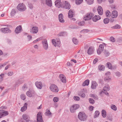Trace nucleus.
I'll list each match as a JSON object with an SVG mask.
<instances>
[{
  "mask_svg": "<svg viewBox=\"0 0 122 122\" xmlns=\"http://www.w3.org/2000/svg\"><path fill=\"white\" fill-rule=\"evenodd\" d=\"M89 102L91 104H94L95 103V101L93 100L92 98H89Z\"/></svg>",
  "mask_w": 122,
  "mask_h": 122,
  "instance_id": "43",
  "label": "nucleus"
},
{
  "mask_svg": "<svg viewBox=\"0 0 122 122\" xmlns=\"http://www.w3.org/2000/svg\"><path fill=\"white\" fill-rule=\"evenodd\" d=\"M22 89L23 90H24V89H27V84L26 83H25L24 84V86H22Z\"/></svg>",
  "mask_w": 122,
  "mask_h": 122,
  "instance_id": "54",
  "label": "nucleus"
},
{
  "mask_svg": "<svg viewBox=\"0 0 122 122\" xmlns=\"http://www.w3.org/2000/svg\"><path fill=\"white\" fill-rule=\"evenodd\" d=\"M104 90L100 92V94H102L103 93H105L106 95H109V93L108 92H107V90Z\"/></svg>",
  "mask_w": 122,
  "mask_h": 122,
  "instance_id": "45",
  "label": "nucleus"
},
{
  "mask_svg": "<svg viewBox=\"0 0 122 122\" xmlns=\"http://www.w3.org/2000/svg\"><path fill=\"white\" fill-rule=\"evenodd\" d=\"M55 5L57 6V5H60L61 6V0H56L55 2Z\"/></svg>",
  "mask_w": 122,
  "mask_h": 122,
  "instance_id": "33",
  "label": "nucleus"
},
{
  "mask_svg": "<svg viewBox=\"0 0 122 122\" xmlns=\"http://www.w3.org/2000/svg\"><path fill=\"white\" fill-rule=\"evenodd\" d=\"M94 15V14L93 13L89 12L86 14V16L84 17L83 19L85 20H90L92 18Z\"/></svg>",
  "mask_w": 122,
  "mask_h": 122,
  "instance_id": "4",
  "label": "nucleus"
},
{
  "mask_svg": "<svg viewBox=\"0 0 122 122\" xmlns=\"http://www.w3.org/2000/svg\"><path fill=\"white\" fill-rule=\"evenodd\" d=\"M74 14V12L73 10L71 9L69 10V12L68 13V17L69 18H71L73 16V15Z\"/></svg>",
  "mask_w": 122,
  "mask_h": 122,
  "instance_id": "18",
  "label": "nucleus"
},
{
  "mask_svg": "<svg viewBox=\"0 0 122 122\" xmlns=\"http://www.w3.org/2000/svg\"><path fill=\"white\" fill-rule=\"evenodd\" d=\"M85 23V21H82L79 22L78 23V25L80 26L82 25Z\"/></svg>",
  "mask_w": 122,
  "mask_h": 122,
  "instance_id": "52",
  "label": "nucleus"
},
{
  "mask_svg": "<svg viewBox=\"0 0 122 122\" xmlns=\"http://www.w3.org/2000/svg\"><path fill=\"white\" fill-rule=\"evenodd\" d=\"M118 15V12L116 10L113 11L112 14V18H116Z\"/></svg>",
  "mask_w": 122,
  "mask_h": 122,
  "instance_id": "21",
  "label": "nucleus"
},
{
  "mask_svg": "<svg viewBox=\"0 0 122 122\" xmlns=\"http://www.w3.org/2000/svg\"><path fill=\"white\" fill-rule=\"evenodd\" d=\"M17 9L19 11H25L26 8L25 6L23 3H20L17 7Z\"/></svg>",
  "mask_w": 122,
  "mask_h": 122,
  "instance_id": "2",
  "label": "nucleus"
},
{
  "mask_svg": "<svg viewBox=\"0 0 122 122\" xmlns=\"http://www.w3.org/2000/svg\"><path fill=\"white\" fill-rule=\"evenodd\" d=\"M38 27L36 26L33 27L30 30V32L33 34L36 33L38 32Z\"/></svg>",
  "mask_w": 122,
  "mask_h": 122,
  "instance_id": "11",
  "label": "nucleus"
},
{
  "mask_svg": "<svg viewBox=\"0 0 122 122\" xmlns=\"http://www.w3.org/2000/svg\"><path fill=\"white\" fill-rule=\"evenodd\" d=\"M36 86V87L40 89H41L42 88V83L41 82H39L36 81L35 83Z\"/></svg>",
  "mask_w": 122,
  "mask_h": 122,
  "instance_id": "16",
  "label": "nucleus"
},
{
  "mask_svg": "<svg viewBox=\"0 0 122 122\" xmlns=\"http://www.w3.org/2000/svg\"><path fill=\"white\" fill-rule=\"evenodd\" d=\"M101 19L100 16L98 15H95L92 18V20L94 22H96Z\"/></svg>",
  "mask_w": 122,
  "mask_h": 122,
  "instance_id": "20",
  "label": "nucleus"
},
{
  "mask_svg": "<svg viewBox=\"0 0 122 122\" xmlns=\"http://www.w3.org/2000/svg\"><path fill=\"white\" fill-rule=\"evenodd\" d=\"M97 10L98 11V13L99 15H102L103 14V9L101 6H99L98 8L97 9Z\"/></svg>",
  "mask_w": 122,
  "mask_h": 122,
  "instance_id": "19",
  "label": "nucleus"
},
{
  "mask_svg": "<svg viewBox=\"0 0 122 122\" xmlns=\"http://www.w3.org/2000/svg\"><path fill=\"white\" fill-rule=\"evenodd\" d=\"M98 61V59L97 58L95 59L93 61L94 64H95Z\"/></svg>",
  "mask_w": 122,
  "mask_h": 122,
  "instance_id": "62",
  "label": "nucleus"
},
{
  "mask_svg": "<svg viewBox=\"0 0 122 122\" xmlns=\"http://www.w3.org/2000/svg\"><path fill=\"white\" fill-rule=\"evenodd\" d=\"M110 89V88L108 86H104L103 88V90H106L109 91Z\"/></svg>",
  "mask_w": 122,
  "mask_h": 122,
  "instance_id": "49",
  "label": "nucleus"
},
{
  "mask_svg": "<svg viewBox=\"0 0 122 122\" xmlns=\"http://www.w3.org/2000/svg\"><path fill=\"white\" fill-rule=\"evenodd\" d=\"M111 108L112 109L115 111H116L117 109L115 105L113 104H112L111 105Z\"/></svg>",
  "mask_w": 122,
  "mask_h": 122,
  "instance_id": "44",
  "label": "nucleus"
},
{
  "mask_svg": "<svg viewBox=\"0 0 122 122\" xmlns=\"http://www.w3.org/2000/svg\"><path fill=\"white\" fill-rule=\"evenodd\" d=\"M97 86V83L95 82H93L92 83L91 86V88L93 89L96 88Z\"/></svg>",
  "mask_w": 122,
  "mask_h": 122,
  "instance_id": "23",
  "label": "nucleus"
},
{
  "mask_svg": "<svg viewBox=\"0 0 122 122\" xmlns=\"http://www.w3.org/2000/svg\"><path fill=\"white\" fill-rule=\"evenodd\" d=\"M106 64L107 67H108L109 69H112V65L111 63L108 62Z\"/></svg>",
  "mask_w": 122,
  "mask_h": 122,
  "instance_id": "36",
  "label": "nucleus"
},
{
  "mask_svg": "<svg viewBox=\"0 0 122 122\" xmlns=\"http://www.w3.org/2000/svg\"><path fill=\"white\" fill-rule=\"evenodd\" d=\"M90 96V97H93V98L95 100H97L98 99V97L97 96L94 94H91Z\"/></svg>",
  "mask_w": 122,
  "mask_h": 122,
  "instance_id": "32",
  "label": "nucleus"
},
{
  "mask_svg": "<svg viewBox=\"0 0 122 122\" xmlns=\"http://www.w3.org/2000/svg\"><path fill=\"white\" fill-rule=\"evenodd\" d=\"M59 77L61 79V80L63 83L66 82V80L65 76L62 74H60L59 76Z\"/></svg>",
  "mask_w": 122,
  "mask_h": 122,
  "instance_id": "13",
  "label": "nucleus"
},
{
  "mask_svg": "<svg viewBox=\"0 0 122 122\" xmlns=\"http://www.w3.org/2000/svg\"><path fill=\"white\" fill-rule=\"evenodd\" d=\"M1 31L3 33H10L11 31L8 27L5 28H2L1 29Z\"/></svg>",
  "mask_w": 122,
  "mask_h": 122,
  "instance_id": "10",
  "label": "nucleus"
},
{
  "mask_svg": "<svg viewBox=\"0 0 122 122\" xmlns=\"http://www.w3.org/2000/svg\"><path fill=\"white\" fill-rule=\"evenodd\" d=\"M94 0H86V1L87 4L90 5L93 3Z\"/></svg>",
  "mask_w": 122,
  "mask_h": 122,
  "instance_id": "31",
  "label": "nucleus"
},
{
  "mask_svg": "<svg viewBox=\"0 0 122 122\" xmlns=\"http://www.w3.org/2000/svg\"><path fill=\"white\" fill-rule=\"evenodd\" d=\"M102 51H101V50H100V49H98L97 51V53L98 54H101V52H102Z\"/></svg>",
  "mask_w": 122,
  "mask_h": 122,
  "instance_id": "63",
  "label": "nucleus"
},
{
  "mask_svg": "<svg viewBox=\"0 0 122 122\" xmlns=\"http://www.w3.org/2000/svg\"><path fill=\"white\" fill-rule=\"evenodd\" d=\"M28 38L29 41H30L31 39L32 36L30 35H28L27 36Z\"/></svg>",
  "mask_w": 122,
  "mask_h": 122,
  "instance_id": "64",
  "label": "nucleus"
},
{
  "mask_svg": "<svg viewBox=\"0 0 122 122\" xmlns=\"http://www.w3.org/2000/svg\"><path fill=\"white\" fill-rule=\"evenodd\" d=\"M102 116L104 118H105L106 116V111L104 110H102Z\"/></svg>",
  "mask_w": 122,
  "mask_h": 122,
  "instance_id": "30",
  "label": "nucleus"
},
{
  "mask_svg": "<svg viewBox=\"0 0 122 122\" xmlns=\"http://www.w3.org/2000/svg\"><path fill=\"white\" fill-rule=\"evenodd\" d=\"M109 22V19L108 18H105L103 20V22L105 24H107Z\"/></svg>",
  "mask_w": 122,
  "mask_h": 122,
  "instance_id": "42",
  "label": "nucleus"
},
{
  "mask_svg": "<svg viewBox=\"0 0 122 122\" xmlns=\"http://www.w3.org/2000/svg\"><path fill=\"white\" fill-rule=\"evenodd\" d=\"M28 7L30 9H32L33 8V5L31 3H29L28 4Z\"/></svg>",
  "mask_w": 122,
  "mask_h": 122,
  "instance_id": "56",
  "label": "nucleus"
},
{
  "mask_svg": "<svg viewBox=\"0 0 122 122\" xmlns=\"http://www.w3.org/2000/svg\"><path fill=\"white\" fill-rule=\"evenodd\" d=\"M111 13L109 10H107L106 12V17H109L111 15Z\"/></svg>",
  "mask_w": 122,
  "mask_h": 122,
  "instance_id": "34",
  "label": "nucleus"
},
{
  "mask_svg": "<svg viewBox=\"0 0 122 122\" xmlns=\"http://www.w3.org/2000/svg\"><path fill=\"white\" fill-rule=\"evenodd\" d=\"M8 112L3 110H0V118L8 115Z\"/></svg>",
  "mask_w": 122,
  "mask_h": 122,
  "instance_id": "7",
  "label": "nucleus"
},
{
  "mask_svg": "<svg viewBox=\"0 0 122 122\" xmlns=\"http://www.w3.org/2000/svg\"><path fill=\"white\" fill-rule=\"evenodd\" d=\"M52 113L50 112L49 110L48 109H47L46 110V112L45 113V115L46 116H49L51 115Z\"/></svg>",
  "mask_w": 122,
  "mask_h": 122,
  "instance_id": "29",
  "label": "nucleus"
},
{
  "mask_svg": "<svg viewBox=\"0 0 122 122\" xmlns=\"http://www.w3.org/2000/svg\"><path fill=\"white\" fill-rule=\"evenodd\" d=\"M83 0H76V5H80L82 3Z\"/></svg>",
  "mask_w": 122,
  "mask_h": 122,
  "instance_id": "46",
  "label": "nucleus"
},
{
  "mask_svg": "<svg viewBox=\"0 0 122 122\" xmlns=\"http://www.w3.org/2000/svg\"><path fill=\"white\" fill-rule=\"evenodd\" d=\"M24 80H22L20 78L18 79L15 83V86H18L24 82Z\"/></svg>",
  "mask_w": 122,
  "mask_h": 122,
  "instance_id": "14",
  "label": "nucleus"
},
{
  "mask_svg": "<svg viewBox=\"0 0 122 122\" xmlns=\"http://www.w3.org/2000/svg\"><path fill=\"white\" fill-rule=\"evenodd\" d=\"M79 107V106L78 104H75L71 106L70 108L71 112L72 113H74L76 112V110Z\"/></svg>",
  "mask_w": 122,
  "mask_h": 122,
  "instance_id": "3",
  "label": "nucleus"
},
{
  "mask_svg": "<svg viewBox=\"0 0 122 122\" xmlns=\"http://www.w3.org/2000/svg\"><path fill=\"white\" fill-rule=\"evenodd\" d=\"M116 75L118 77L120 76V73L119 72L117 71L115 73Z\"/></svg>",
  "mask_w": 122,
  "mask_h": 122,
  "instance_id": "60",
  "label": "nucleus"
},
{
  "mask_svg": "<svg viewBox=\"0 0 122 122\" xmlns=\"http://www.w3.org/2000/svg\"><path fill=\"white\" fill-rule=\"evenodd\" d=\"M74 99L76 101H79L80 100V98L78 97L75 96L73 97Z\"/></svg>",
  "mask_w": 122,
  "mask_h": 122,
  "instance_id": "53",
  "label": "nucleus"
},
{
  "mask_svg": "<svg viewBox=\"0 0 122 122\" xmlns=\"http://www.w3.org/2000/svg\"><path fill=\"white\" fill-rule=\"evenodd\" d=\"M52 43L54 45V46H56V42L55 41V40L54 39H53L52 40Z\"/></svg>",
  "mask_w": 122,
  "mask_h": 122,
  "instance_id": "55",
  "label": "nucleus"
},
{
  "mask_svg": "<svg viewBox=\"0 0 122 122\" xmlns=\"http://www.w3.org/2000/svg\"><path fill=\"white\" fill-rule=\"evenodd\" d=\"M27 103H25L24 104V106L21 107V112H23L25 111L27 109Z\"/></svg>",
  "mask_w": 122,
  "mask_h": 122,
  "instance_id": "22",
  "label": "nucleus"
},
{
  "mask_svg": "<svg viewBox=\"0 0 122 122\" xmlns=\"http://www.w3.org/2000/svg\"><path fill=\"white\" fill-rule=\"evenodd\" d=\"M16 13V11L15 9L12 10L10 13L11 15V16H14Z\"/></svg>",
  "mask_w": 122,
  "mask_h": 122,
  "instance_id": "39",
  "label": "nucleus"
},
{
  "mask_svg": "<svg viewBox=\"0 0 122 122\" xmlns=\"http://www.w3.org/2000/svg\"><path fill=\"white\" fill-rule=\"evenodd\" d=\"M78 117V119L81 121H84L86 120L87 117L86 114L84 112H79Z\"/></svg>",
  "mask_w": 122,
  "mask_h": 122,
  "instance_id": "1",
  "label": "nucleus"
},
{
  "mask_svg": "<svg viewBox=\"0 0 122 122\" xmlns=\"http://www.w3.org/2000/svg\"><path fill=\"white\" fill-rule=\"evenodd\" d=\"M22 117L23 119L25 120L26 121L30 119V118L29 116L25 114H23V115Z\"/></svg>",
  "mask_w": 122,
  "mask_h": 122,
  "instance_id": "25",
  "label": "nucleus"
},
{
  "mask_svg": "<svg viewBox=\"0 0 122 122\" xmlns=\"http://www.w3.org/2000/svg\"><path fill=\"white\" fill-rule=\"evenodd\" d=\"M100 114V112L98 111H96L95 112V115L94 116V118L97 117Z\"/></svg>",
  "mask_w": 122,
  "mask_h": 122,
  "instance_id": "37",
  "label": "nucleus"
},
{
  "mask_svg": "<svg viewBox=\"0 0 122 122\" xmlns=\"http://www.w3.org/2000/svg\"><path fill=\"white\" fill-rule=\"evenodd\" d=\"M59 98L57 97H54L53 99V101L55 102H57L59 101Z\"/></svg>",
  "mask_w": 122,
  "mask_h": 122,
  "instance_id": "50",
  "label": "nucleus"
},
{
  "mask_svg": "<svg viewBox=\"0 0 122 122\" xmlns=\"http://www.w3.org/2000/svg\"><path fill=\"white\" fill-rule=\"evenodd\" d=\"M20 97L21 99L23 100H24L26 99L25 95L23 94L21 95H20Z\"/></svg>",
  "mask_w": 122,
  "mask_h": 122,
  "instance_id": "51",
  "label": "nucleus"
},
{
  "mask_svg": "<svg viewBox=\"0 0 122 122\" xmlns=\"http://www.w3.org/2000/svg\"><path fill=\"white\" fill-rule=\"evenodd\" d=\"M72 41L73 43L77 45L78 43V40L75 38H72Z\"/></svg>",
  "mask_w": 122,
  "mask_h": 122,
  "instance_id": "35",
  "label": "nucleus"
},
{
  "mask_svg": "<svg viewBox=\"0 0 122 122\" xmlns=\"http://www.w3.org/2000/svg\"><path fill=\"white\" fill-rule=\"evenodd\" d=\"M58 17L59 20L60 22L63 23L64 22L65 20L63 19V16L62 14H60L59 15Z\"/></svg>",
  "mask_w": 122,
  "mask_h": 122,
  "instance_id": "17",
  "label": "nucleus"
},
{
  "mask_svg": "<svg viewBox=\"0 0 122 122\" xmlns=\"http://www.w3.org/2000/svg\"><path fill=\"white\" fill-rule=\"evenodd\" d=\"M22 30V29L21 25H19L17 26L15 29V33L16 34H18L21 32V31Z\"/></svg>",
  "mask_w": 122,
  "mask_h": 122,
  "instance_id": "12",
  "label": "nucleus"
},
{
  "mask_svg": "<svg viewBox=\"0 0 122 122\" xmlns=\"http://www.w3.org/2000/svg\"><path fill=\"white\" fill-rule=\"evenodd\" d=\"M104 54L106 56H108L109 55L110 53L108 51L104 49Z\"/></svg>",
  "mask_w": 122,
  "mask_h": 122,
  "instance_id": "40",
  "label": "nucleus"
},
{
  "mask_svg": "<svg viewBox=\"0 0 122 122\" xmlns=\"http://www.w3.org/2000/svg\"><path fill=\"white\" fill-rule=\"evenodd\" d=\"M42 43L43 46V48L46 50H47L48 48L47 40L46 39L43 40L42 42Z\"/></svg>",
  "mask_w": 122,
  "mask_h": 122,
  "instance_id": "9",
  "label": "nucleus"
},
{
  "mask_svg": "<svg viewBox=\"0 0 122 122\" xmlns=\"http://www.w3.org/2000/svg\"><path fill=\"white\" fill-rule=\"evenodd\" d=\"M71 5L69 3L65 1L64 4L63 5H61V7L66 9L69 10L71 8Z\"/></svg>",
  "mask_w": 122,
  "mask_h": 122,
  "instance_id": "8",
  "label": "nucleus"
},
{
  "mask_svg": "<svg viewBox=\"0 0 122 122\" xmlns=\"http://www.w3.org/2000/svg\"><path fill=\"white\" fill-rule=\"evenodd\" d=\"M111 80V79L110 78H109V77H105L104 78V80L107 82H109Z\"/></svg>",
  "mask_w": 122,
  "mask_h": 122,
  "instance_id": "47",
  "label": "nucleus"
},
{
  "mask_svg": "<svg viewBox=\"0 0 122 122\" xmlns=\"http://www.w3.org/2000/svg\"><path fill=\"white\" fill-rule=\"evenodd\" d=\"M66 33L65 32H63L57 34V36H63L66 35Z\"/></svg>",
  "mask_w": 122,
  "mask_h": 122,
  "instance_id": "28",
  "label": "nucleus"
},
{
  "mask_svg": "<svg viewBox=\"0 0 122 122\" xmlns=\"http://www.w3.org/2000/svg\"><path fill=\"white\" fill-rule=\"evenodd\" d=\"M89 110L91 111H92L93 110V109L94 108V107L91 106H90L89 107Z\"/></svg>",
  "mask_w": 122,
  "mask_h": 122,
  "instance_id": "58",
  "label": "nucleus"
},
{
  "mask_svg": "<svg viewBox=\"0 0 122 122\" xmlns=\"http://www.w3.org/2000/svg\"><path fill=\"white\" fill-rule=\"evenodd\" d=\"M7 41L8 43V44H9L10 45H11V41L9 39H7Z\"/></svg>",
  "mask_w": 122,
  "mask_h": 122,
  "instance_id": "61",
  "label": "nucleus"
},
{
  "mask_svg": "<svg viewBox=\"0 0 122 122\" xmlns=\"http://www.w3.org/2000/svg\"><path fill=\"white\" fill-rule=\"evenodd\" d=\"M50 88L51 91L53 92H57L58 91V89L57 87L55 84L51 85Z\"/></svg>",
  "mask_w": 122,
  "mask_h": 122,
  "instance_id": "5",
  "label": "nucleus"
},
{
  "mask_svg": "<svg viewBox=\"0 0 122 122\" xmlns=\"http://www.w3.org/2000/svg\"><path fill=\"white\" fill-rule=\"evenodd\" d=\"M89 80L88 79L85 80L82 84V85L83 86H88L89 85Z\"/></svg>",
  "mask_w": 122,
  "mask_h": 122,
  "instance_id": "26",
  "label": "nucleus"
},
{
  "mask_svg": "<svg viewBox=\"0 0 122 122\" xmlns=\"http://www.w3.org/2000/svg\"><path fill=\"white\" fill-rule=\"evenodd\" d=\"M98 69L100 71H104L105 70V67L104 66L101 65L98 66Z\"/></svg>",
  "mask_w": 122,
  "mask_h": 122,
  "instance_id": "27",
  "label": "nucleus"
},
{
  "mask_svg": "<svg viewBox=\"0 0 122 122\" xmlns=\"http://www.w3.org/2000/svg\"><path fill=\"white\" fill-rule=\"evenodd\" d=\"M41 114V112H39L38 113L37 116V122H43Z\"/></svg>",
  "mask_w": 122,
  "mask_h": 122,
  "instance_id": "6",
  "label": "nucleus"
},
{
  "mask_svg": "<svg viewBox=\"0 0 122 122\" xmlns=\"http://www.w3.org/2000/svg\"><path fill=\"white\" fill-rule=\"evenodd\" d=\"M110 39V40L112 42H114L115 41V39L113 37H111Z\"/></svg>",
  "mask_w": 122,
  "mask_h": 122,
  "instance_id": "57",
  "label": "nucleus"
},
{
  "mask_svg": "<svg viewBox=\"0 0 122 122\" xmlns=\"http://www.w3.org/2000/svg\"><path fill=\"white\" fill-rule=\"evenodd\" d=\"M26 94L27 96L29 97H32V94L29 91H28L26 92Z\"/></svg>",
  "mask_w": 122,
  "mask_h": 122,
  "instance_id": "48",
  "label": "nucleus"
},
{
  "mask_svg": "<svg viewBox=\"0 0 122 122\" xmlns=\"http://www.w3.org/2000/svg\"><path fill=\"white\" fill-rule=\"evenodd\" d=\"M121 27L119 25L117 24L114 26H113L111 27V28L112 29H119Z\"/></svg>",
  "mask_w": 122,
  "mask_h": 122,
  "instance_id": "41",
  "label": "nucleus"
},
{
  "mask_svg": "<svg viewBox=\"0 0 122 122\" xmlns=\"http://www.w3.org/2000/svg\"><path fill=\"white\" fill-rule=\"evenodd\" d=\"M94 50L92 46L90 47L87 51V53L88 55H91L93 53Z\"/></svg>",
  "mask_w": 122,
  "mask_h": 122,
  "instance_id": "15",
  "label": "nucleus"
},
{
  "mask_svg": "<svg viewBox=\"0 0 122 122\" xmlns=\"http://www.w3.org/2000/svg\"><path fill=\"white\" fill-rule=\"evenodd\" d=\"M104 47L103 44H101L99 45L98 49H99L101 50V51H102L104 50Z\"/></svg>",
  "mask_w": 122,
  "mask_h": 122,
  "instance_id": "38",
  "label": "nucleus"
},
{
  "mask_svg": "<svg viewBox=\"0 0 122 122\" xmlns=\"http://www.w3.org/2000/svg\"><path fill=\"white\" fill-rule=\"evenodd\" d=\"M46 4L48 6L51 7L52 5L51 0H46Z\"/></svg>",
  "mask_w": 122,
  "mask_h": 122,
  "instance_id": "24",
  "label": "nucleus"
},
{
  "mask_svg": "<svg viewBox=\"0 0 122 122\" xmlns=\"http://www.w3.org/2000/svg\"><path fill=\"white\" fill-rule=\"evenodd\" d=\"M13 74V72H9L8 73V75L9 76H11Z\"/></svg>",
  "mask_w": 122,
  "mask_h": 122,
  "instance_id": "59",
  "label": "nucleus"
}]
</instances>
